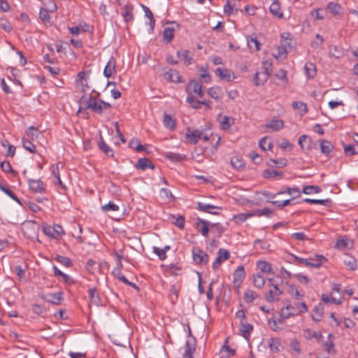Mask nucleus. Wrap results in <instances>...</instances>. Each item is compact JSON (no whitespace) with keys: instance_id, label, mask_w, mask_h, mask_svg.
Segmentation results:
<instances>
[{"instance_id":"nucleus-1","label":"nucleus","mask_w":358,"mask_h":358,"mask_svg":"<svg viewBox=\"0 0 358 358\" xmlns=\"http://www.w3.org/2000/svg\"><path fill=\"white\" fill-rule=\"evenodd\" d=\"M308 310V306L305 302H296L294 306L287 304L280 310L279 322L283 323L285 320L306 313Z\"/></svg>"},{"instance_id":"nucleus-2","label":"nucleus","mask_w":358,"mask_h":358,"mask_svg":"<svg viewBox=\"0 0 358 358\" xmlns=\"http://www.w3.org/2000/svg\"><path fill=\"white\" fill-rule=\"evenodd\" d=\"M268 282L270 289L264 296L266 301L268 303L279 301V297L283 294V291L279 287L278 283L273 282V278H268Z\"/></svg>"},{"instance_id":"nucleus-3","label":"nucleus","mask_w":358,"mask_h":358,"mask_svg":"<svg viewBox=\"0 0 358 358\" xmlns=\"http://www.w3.org/2000/svg\"><path fill=\"white\" fill-rule=\"evenodd\" d=\"M43 232L46 236L55 239L59 238L64 233L62 227L59 224H54L53 226L43 224Z\"/></svg>"},{"instance_id":"nucleus-4","label":"nucleus","mask_w":358,"mask_h":358,"mask_svg":"<svg viewBox=\"0 0 358 358\" xmlns=\"http://www.w3.org/2000/svg\"><path fill=\"white\" fill-rule=\"evenodd\" d=\"M196 209L201 212L217 215L220 213L222 208L199 201L196 203Z\"/></svg>"},{"instance_id":"nucleus-5","label":"nucleus","mask_w":358,"mask_h":358,"mask_svg":"<svg viewBox=\"0 0 358 358\" xmlns=\"http://www.w3.org/2000/svg\"><path fill=\"white\" fill-rule=\"evenodd\" d=\"M95 99L96 97H94L92 95L83 96L79 100L80 107L78 113H83V111H85L87 109H90L92 110L93 108V102L95 101Z\"/></svg>"},{"instance_id":"nucleus-6","label":"nucleus","mask_w":358,"mask_h":358,"mask_svg":"<svg viewBox=\"0 0 358 358\" xmlns=\"http://www.w3.org/2000/svg\"><path fill=\"white\" fill-rule=\"evenodd\" d=\"M111 108L110 103L103 101L102 99H95V101L93 102V108L92 111L97 113L102 114L104 111L109 110Z\"/></svg>"},{"instance_id":"nucleus-7","label":"nucleus","mask_w":358,"mask_h":358,"mask_svg":"<svg viewBox=\"0 0 358 358\" xmlns=\"http://www.w3.org/2000/svg\"><path fill=\"white\" fill-rule=\"evenodd\" d=\"M186 91L189 95H192V94H196L199 97H202L203 96L202 85L194 80H190L189 82L186 87Z\"/></svg>"},{"instance_id":"nucleus-8","label":"nucleus","mask_w":358,"mask_h":358,"mask_svg":"<svg viewBox=\"0 0 358 358\" xmlns=\"http://www.w3.org/2000/svg\"><path fill=\"white\" fill-rule=\"evenodd\" d=\"M193 259L196 264H206L208 262V256L206 252L199 248H193Z\"/></svg>"},{"instance_id":"nucleus-9","label":"nucleus","mask_w":358,"mask_h":358,"mask_svg":"<svg viewBox=\"0 0 358 358\" xmlns=\"http://www.w3.org/2000/svg\"><path fill=\"white\" fill-rule=\"evenodd\" d=\"M203 131L195 129L192 130L189 127L187 129L186 138L189 143L196 144L201 138Z\"/></svg>"},{"instance_id":"nucleus-10","label":"nucleus","mask_w":358,"mask_h":358,"mask_svg":"<svg viewBox=\"0 0 358 358\" xmlns=\"http://www.w3.org/2000/svg\"><path fill=\"white\" fill-rule=\"evenodd\" d=\"M62 292H57V293H50L47 294H42L41 295V298L48 303L58 305L60 303L62 299Z\"/></svg>"},{"instance_id":"nucleus-11","label":"nucleus","mask_w":358,"mask_h":358,"mask_svg":"<svg viewBox=\"0 0 358 358\" xmlns=\"http://www.w3.org/2000/svg\"><path fill=\"white\" fill-rule=\"evenodd\" d=\"M230 257L229 252L227 250L220 248L218 250L217 257L215 261L213 264V268L214 271L217 270L220 266L221 263L227 259H228Z\"/></svg>"},{"instance_id":"nucleus-12","label":"nucleus","mask_w":358,"mask_h":358,"mask_svg":"<svg viewBox=\"0 0 358 358\" xmlns=\"http://www.w3.org/2000/svg\"><path fill=\"white\" fill-rule=\"evenodd\" d=\"M195 227L202 236L207 237L210 231V223L208 221L199 218L195 223Z\"/></svg>"},{"instance_id":"nucleus-13","label":"nucleus","mask_w":358,"mask_h":358,"mask_svg":"<svg viewBox=\"0 0 358 358\" xmlns=\"http://www.w3.org/2000/svg\"><path fill=\"white\" fill-rule=\"evenodd\" d=\"M215 74L219 76L220 80L230 82L235 78L234 73L227 69L217 68L215 70Z\"/></svg>"},{"instance_id":"nucleus-14","label":"nucleus","mask_w":358,"mask_h":358,"mask_svg":"<svg viewBox=\"0 0 358 358\" xmlns=\"http://www.w3.org/2000/svg\"><path fill=\"white\" fill-rule=\"evenodd\" d=\"M28 184L29 189L33 192L41 193L45 189V184L41 180L29 179Z\"/></svg>"},{"instance_id":"nucleus-15","label":"nucleus","mask_w":358,"mask_h":358,"mask_svg":"<svg viewBox=\"0 0 358 358\" xmlns=\"http://www.w3.org/2000/svg\"><path fill=\"white\" fill-rule=\"evenodd\" d=\"M115 66V59L113 57H111L105 66L103 75L106 78L111 77L116 72Z\"/></svg>"},{"instance_id":"nucleus-16","label":"nucleus","mask_w":358,"mask_h":358,"mask_svg":"<svg viewBox=\"0 0 358 358\" xmlns=\"http://www.w3.org/2000/svg\"><path fill=\"white\" fill-rule=\"evenodd\" d=\"M253 330V326L249 323L241 322L239 331L241 335L245 339L248 340L250 334Z\"/></svg>"},{"instance_id":"nucleus-17","label":"nucleus","mask_w":358,"mask_h":358,"mask_svg":"<svg viewBox=\"0 0 358 358\" xmlns=\"http://www.w3.org/2000/svg\"><path fill=\"white\" fill-rule=\"evenodd\" d=\"M233 276H234V282L235 284H237V285H240V284L243 282V280L245 276L244 267L242 266H238L234 271Z\"/></svg>"},{"instance_id":"nucleus-18","label":"nucleus","mask_w":358,"mask_h":358,"mask_svg":"<svg viewBox=\"0 0 358 358\" xmlns=\"http://www.w3.org/2000/svg\"><path fill=\"white\" fill-rule=\"evenodd\" d=\"M217 120L220 124V127L223 130L228 129L234 123V119L226 115H219Z\"/></svg>"},{"instance_id":"nucleus-19","label":"nucleus","mask_w":358,"mask_h":358,"mask_svg":"<svg viewBox=\"0 0 358 358\" xmlns=\"http://www.w3.org/2000/svg\"><path fill=\"white\" fill-rule=\"evenodd\" d=\"M135 166L138 169H141L143 171H145L147 169H155V165L146 157L139 159Z\"/></svg>"},{"instance_id":"nucleus-20","label":"nucleus","mask_w":358,"mask_h":358,"mask_svg":"<svg viewBox=\"0 0 358 358\" xmlns=\"http://www.w3.org/2000/svg\"><path fill=\"white\" fill-rule=\"evenodd\" d=\"M287 194L288 195H290L292 196V199L299 198L301 196V191L299 189L296 187H286L285 189L279 191L277 194Z\"/></svg>"},{"instance_id":"nucleus-21","label":"nucleus","mask_w":358,"mask_h":358,"mask_svg":"<svg viewBox=\"0 0 358 358\" xmlns=\"http://www.w3.org/2000/svg\"><path fill=\"white\" fill-rule=\"evenodd\" d=\"M132 11H133L132 6L126 5L122 8V15L125 22H128L133 20L134 16H133Z\"/></svg>"},{"instance_id":"nucleus-22","label":"nucleus","mask_w":358,"mask_h":358,"mask_svg":"<svg viewBox=\"0 0 358 358\" xmlns=\"http://www.w3.org/2000/svg\"><path fill=\"white\" fill-rule=\"evenodd\" d=\"M299 145L303 150H310L311 148V139L308 135H301L298 141Z\"/></svg>"},{"instance_id":"nucleus-23","label":"nucleus","mask_w":358,"mask_h":358,"mask_svg":"<svg viewBox=\"0 0 358 358\" xmlns=\"http://www.w3.org/2000/svg\"><path fill=\"white\" fill-rule=\"evenodd\" d=\"M238 0H228L224 6V13L230 15L237 11L236 2Z\"/></svg>"},{"instance_id":"nucleus-24","label":"nucleus","mask_w":358,"mask_h":358,"mask_svg":"<svg viewBox=\"0 0 358 358\" xmlns=\"http://www.w3.org/2000/svg\"><path fill=\"white\" fill-rule=\"evenodd\" d=\"M90 303L99 306L100 303V298L99 296L97 289L95 287L90 288L88 290Z\"/></svg>"},{"instance_id":"nucleus-25","label":"nucleus","mask_w":358,"mask_h":358,"mask_svg":"<svg viewBox=\"0 0 358 358\" xmlns=\"http://www.w3.org/2000/svg\"><path fill=\"white\" fill-rule=\"evenodd\" d=\"M177 55L178 57H181L186 65H189L193 62L192 54L187 50L182 52L178 51Z\"/></svg>"},{"instance_id":"nucleus-26","label":"nucleus","mask_w":358,"mask_h":358,"mask_svg":"<svg viewBox=\"0 0 358 358\" xmlns=\"http://www.w3.org/2000/svg\"><path fill=\"white\" fill-rule=\"evenodd\" d=\"M268 345L272 352H278L280 348V341L278 338H270L268 340Z\"/></svg>"},{"instance_id":"nucleus-27","label":"nucleus","mask_w":358,"mask_h":358,"mask_svg":"<svg viewBox=\"0 0 358 358\" xmlns=\"http://www.w3.org/2000/svg\"><path fill=\"white\" fill-rule=\"evenodd\" d=\"M273 211L270 209L269 208H264L262 209H256L253 211H252V215L253 216H265L267 217H271L273 215Z\"/></svg>"},{"instance_id":"nucleus-28","label":"nucleus","mask_w":358,"mask_h":358,"mask_svg":"<svg viewBox=\"0 0 358 358\" xmlns=\"http://www.w3.org/2000/svg\"><path fill=\"white\" fill-rule=\"evenodd\" d=\"M304 70L308 78H313L317 73L315 64L311 62H308L305 64Z\"/></svg>"},{"instance_id":"nucleus-29","label":"nucleus","mask_w":358,"mask_h":358,"mask_svg":"<svg viewBox=\"0 0 358 358\" xmlns=\"http://www.w3.org/2000/svg\"><path fill=\"white\" fill-rule=\"evenodd\" d=\"M323 261H327V259L322 255H316L315 258H309L310 265L308 267L319 268L320 267Z\"/></svg>"},{"instance_id":"nucleus-30","label":"nucleus","mask_w":358,"mask_h":358,"mask_svg":"<svg viewBox=\"0 0 358 358\" xmlns=\"http://www.w3.org/2000/svg\"><path fill=\"white\" fill-rule=\"evenodd\" d=\"M324 310V307L322 303H319L315 306L313 310L312 318L315 321H320L322 317V313Z\"/></svg>"},{"instance_id":"nucleus-31","label":"nucleus","mask_w":358,"mask_h":358,"mask_svg":"<svg viewBox=\"0 0 358 358\" xmlns=\"http://www.w3.org/2000/svg\"><path fill=\"white\" fill-rule=\"evenodd\" d=\"M333 337V334H329L328 336V339L323 344L324 350L327 351L329 354L334 353V344L332 341Z\"/></svg>"},{"instance_id":"nucleus-32","label":"nucleus","mask_w":358,"mask_h":358,"mask_svg":"<svg viewBox=\"0 0 358 358\" xmlns=\"http://www.w3.org/2000/svg\"><path fill=\"white\" fill-rule=\"evenodd\" d=\"M268 75L264 72H257L254 77L255 84L256 85H263L268 79Z\"/></svg>"},{"instance_id":"nucleus-33","label":"nucleus","mask_w":358,"mask_h":358,"mask_svg":"<svg viewBox=\"0 0 358 358\" xmlns=\"http://www.w3.org/2000/svg\"><path fill=\"white\" fill-rule=\"evenodd\" d=\"M99 148L107 156L113 157V150L104 142L102 137H100V140L99 142Z\"/></svg>"},{"instance_id":"nucleus-34","label":"nucleus","mask_w":358,"mask_h":358,"mask_svg":"<svg viewBox=\"0 0 358 358\" xmlns=\"http://www.w3.org/2000/svg\"><path fill=\"white\" fill-rule=\"evenodd\" d=\"M143 10L145 12V17H147L150 20V22H149L150 31L152 32L154 30L155 24V18H154V15H153L152 11L147 6H143Z\"/></svg>"},{"instance_id":"nucleus-35","label":"nucleus","mask_w":358,"mask_h":358,"mask_svg":"<svg viewBox=\"0 0 358 358\" xmlns=\"http://www.w3.org/2000/svg\"><path fill=\"white\" fill-rule=\"evenodd\" d=\"M284 126V122L281 120L272 119L267 124V127L271 129L273 131H278Z\"/></svg>"},{"instance_id":"nucleus-36","label":"nucleus","mask_w":358,"mask_h":358,"mask_svg":"<svg viewBox=\"0 0 358 358\" xmlns=\"http://www.w3.org/2000/svg\"><path fill=\"white\" fill-rule=\"evenodd\" d=\"M257 266L262 273L267 274L271 273V265L266 261H258Z\"/></svg>"},{"instance_id":"nucleus-37","label":"nucleus","mask_w":358,"mask_h":358,"mask_svg":"<svg viewBox=\"0 0 358 358\" xmlns=\"http://www.w3.org/2000/svg\"><path fill=\"white\" fill-rule=\"evenodd\" d=\"M253 285L257 288H262L265 284V278L260 273H256L253 275Z\"/></svg>"},{"instance_id":"nucleus-38","label":"nucleus","mask_w":358,"mask_h":358,"mask_svg":"<svg viewBox=\"0 0 358 358\" xmlns=\"http://www.w3.org/2000/svg\"><path fill=\"white\" fill-rule=\"evenodd\" d=\"M231 165L236 169H240L245 165L243 159L238 156H234L231 158Z\"/></svg>"},{"instance_id":"nucleus-39","label":"nucleus","mask_w":358,"mask_h":358,"mask_svg":"<svg viewBox=\"0 0 358 358\" xmlns=\"http://www.w3.org/2000/svg\"><path fill=\"white\" fill-rule=\"evenodd\" d=\"M270 11L273 15L278 18H281L283 16V14L280 10V5L276 0H274L273 3L270 6Z\"/></svg>"},{"instance_id":"nucleus-40","label":"nucleus","mask_w":358,"mask_h":358,"mask_svg":"<svg viewBox=\"0 0 358 358\" xmlns=\"http://www.w3.org/2000/svg\"><path fill=\"white\" fill-rule=\"evenodd\" d=\"M327 9L334 15H338L341 11V6L334 2H330L327 4Z\"/></svg>"},{"instance_id":"nucleus-41","label":"nucleus","mask_w":358,"mask_h":358,"mask_svg":"<svg viewBox=\"0 0 358 358\" xmlns=\"http://www.w3.org/2000/svg\"><path fill=\"white\" fill-rule=\"evenodd\" d=\"M208 94L211 98L218 100L221 97L222 91L219 87H212L208 90Z\"/></svg>"},{"instance_id":"nucleus-42","label":"nucleus","mask_w":358,"mask_h":358,"mask_svg":"<svg viewBox=\"0 0 358 358\" xmlns=\"http://www.w3.org/2000/svg\"><path fill=\"white\" fill-rule=\"evenodd\" d=\"M53 270H54V273H55V275L57 276V277H61L62 280L66 283V284H71V279L70 278L69 275H68L67 274L62 272L60 270H59L57 268V266H53Z\"/></svg>"},{"instance_id":"nucleus-43","label":"nucleus","mask_w":358,"mask_h":358,"mask_svg":"<svg viewBox=\"0 0 358 358\" xmlns=\"http://www.w3.org/2000/svg\"><path fill=\"white\" fill-rule=\"evenodd\" d=\"M333 145L328 141L322 140L320 141V150L324 155H328L333 149Z\"/></svg>"},{"instance_id":"nucleus-44","label":"nucleus","mask_w":358,"mask_h":358,"mask_svg":"<svg viewBox=\"0 0 358 358\" xmlns=\"http://www.w3.org/2000/svg\"><path fill=\"white\" fill-rule=\"evenodd\" d=\"M185 352L183 355L184 358H193L192 354L195 350L194 344L191 343L189 341H187L185 343Z\"/></svg>"},{"instance_id":"nucleus-45","label":"nucleus","mask_w":358,"mask_h":358,"mask_svg":"<svg viewBox=\"0 0 358 358\" xmlns=\"http://www.w3.org/2000/svg\"><path fill=\"white\" fill-rule=\"evenodd\" d=\"M303 202L308 203L310 204H320L323 206H329L331 203V200L327 199H303Z\"/></svg>"},{"instance_id":"nucleus-46","label":"nucleus","mask_w":358,"mask_h":358,"mask_svg":"<svg viewBox=\"0 0 358 358\" xmlns=\"http://www.w3.org/2000/svg\"><path fill=\"white\" fill-rule=\"evenodd\" d=\"M164 77L171 82H180L178 73L173 70H170L165 73Z\"/></svg>"},{"instance_id":"nucleus-47","label":"nucleus","mask_w":358,"mask_h":358,"mask_svg":"<svg viewBox=\"0 0 358 358\" xmlns=\"http://www.w3.org/2000/svg\"><path fill=\"white\" fill-rule=\"evenodd\" d=\"M129 146L137 152H142L145 150L144 146L141 144L139 140L137 138L131 139L129 143Z\"/></svg>"},{"instance_id":"nucleus-48","label":"nucleus","mask_w":358,"mask_h":358,"mask_svg":"<svg viewBox=\"0 0 358 358\" xmlns=\"http://www.w3.org/2000/svg\"><path fill=\"white\" fill-rule=\"evenodd\" d=\"M77 81L80 83L83 87V91H85L89 88L88 84H84V82H87V73L85 71H80L78 73Z\"/></svg>"},{"instance_id":"nucleus-49","label":"nucleus","mask_w":358,"mask_h":358,"mask_svg":"<svg viewBox=\"0 0 358 358\" xmlns=\"http://www.w3.org/2000/svg\"><path fill=\"white\" fill-rule=\"evenodd\" d=\"M55 260L59 264L65 266L66 267L69 268L72 266V262L71 259L67 257L57 255L55 257Z\"/></svg>"},{"instance_id":"nucleus-50","label":"nucleus","mask_w":358,"mask_h":358,"mask_svg":"<svg viewBox=\"0 0 358 358\" xmlns=\"http://www.w3.org/2000/svg\"><path fill=\"white\" fill-rule=\"evenodd\" d=\"M164 126L170 129H173L176 126L175 120L172 118V117L166 113L164 115L163 120Z\"/></svg>"},{"instance_id":"nucleus-51","label":"nucleus","mask_w":358,"mask_h":358,"mask_svg":"<svg viewBox=\"0 0 358 358\" xmlns=\"http://www.w3.org/2000/svg\"><path fill=\"white\" fill-rule=\"evenodd\" d=\"M166 158L170 159L172 162H180L185 157L179 153H175L172 152H168L164 155Z\"/></svg>"},{"instance_id":"nucleus-52","label":"nucleus","mask_w":358,"mask_h":358,"mask_svg":"<svg viewBox=\"0 0 358 358\" xmlns=\"http://www.w3.org/2000/svg\"><path fill=\"white\" fill-rule=\"evenodd\" d=\"M259 145L260 148L264 151L270 150L273 147L272 143L271 141H268V138L266 137H264L260 139Z\"/></svg>"},{"instance_id":"nucleus-53","label":"nucleus","mask_w":358,"mask_h":358,"mask_svg":"<svg viewBox=\"0 0 358 358\" xmlns=\"http://www.w3.org/2000/svg\"><path fill=\"white\" fill-rule=\"evenodd\" d=\"M302 192L306 194L320 193L321 192V188L317 185H307L303 187Z\"/></svg>"},{"instance_id":"nucleus-54","label":"nucleus","mask_w":358,"mask_h":358,"mask_svg":"<svg viewBox=\"0 0 358 358\" xmlns=\"http://www.w3.org/2000/svg\"><path fill=\"white\" fill-rule=\"evenodd\" d=\"M164 41L169 43L172 41L174 36V29L171 27H166L163 33Z\"/></svg>"},{"instance_id":"nucleus-55","label":"nucleus","mask_w":358,"mask_h":358,"mask_svg":"<svg viewBox=\"0 0 358 358\" xmlns=\"http://www.w3.org/2000/svg\"><path fill=\"white\" fill-rule=\"evenodd\" d=\"M257 298V294L253 290L248 289L244 294V300L246 303H252Z\"/></svg>"},{"instance_id":"nucleus-56","label":"nucleus","mask_w":358,"mask_h":358,"mask_svg":"<svg viewBox=\"0 0 358 358\" xmlns=\"http://www.w3.org/2000/svg\"><path fill=\"white\" fill-rule=\"evenodd\" d=\"M247 41H248V45L249 46V48L250 49L252 48V46L254 45L255 46V50L256 51L257 50H260V46H261V44L260 43L257 41V38L256 37H253V36H250V37H248L247 38Z\"/></svg>"},{"instance_id":"nucleus-57","label":"nucleus","mask_w":358,"mask_h":358,"mask_svg":"<svg viewBox=\"0 0 358 358\" xmlns=\"http://www.w3.org/2000/svg\"><path fill=\"white\" fill-rule=\"evenodd\" d=\"M252 216H253V215H252V212L251 213H239L236 215H234V220L237 223H242L244 221H245L248 218L252 217Z\"/></svg>"},{"instance_id":"nucleus-58","label":"nucleus","mask_w":358,"mask_h":358,"mask_svg":"<svg viewBox=\"0 0 358 358\" xmlns=\"http://www.w3.org/2000/svg\"><path fill=\"white\" fill-rule=\"evenodd\" d=\"M292 106L295 110H301L302 111L301 115L306 113L308 111L307 105L303 102L293 101Z\"/></svg>"},{"instance_id":"nucleus-59","label":"nucleus","mask_w":358,"mask_h":358,"mask_svg":"<svg viewBox=\"0 0 358 358\" xmlns=\"http://www.w3.org/2000/svg\"><path fill=\"white\" fill-rule=\"evenodd\" d=\"M103 212L107 213L108 211H117L119 210V206L112 201H110L107 204H105L101 208Z\"/></svg>"},{"instance_id":"nucleus-60","label":"nucleus","mask_w":358,"mask_h":358,"mask_svg":"<svg viewBox=\"0 0 358 358\" xmlns=\"http://www.w3.org/2000/svg\"><path fill=\"white\" fill-rule=\"evenodd\" d=\"M289 294L292 296L295 300H298L299 297L302 296L299 291L294 285H290L288 289Z\"/></svg>"},{"instance_id":"nucleus-61","label":"nucleus","mask_w":358,"mask_h":358,"mask_svg":"<svg viewBox=\"0 0 358 358\" xmlns=\"http://www.w3.org/2000/svg\"><path fill=\"white\" fill-rule=\"evenodd\" d=\"M23 147L24 149L30 152L31 153L36 152V145L29 140L22 141Z\"/></svg>"},{"instance_id":"nucleus-62","label":"nucleus","mask_w":358,"mask_h":358,"mask_svg":"<svg viewBox=\"0 0 358 358\" xmlns=\"http://www.w3.org/2000/svg\"><path fill=\"white\" fill-rule=\"evenodd\" d=\"M282 175H283V173L282 171H275V170H273V171L266 170L264 172V177L266 178H275L278 176H282Z\"/></svg>"},{"instance_id":"nucleus-63","label":"nucleus","mask_w":358,"mask_h":358,"mask_svg":"<svg viewBox=\"0 0 358 358\" xmlns=\"http://www.w3.org/2000/svg\"><path fill=\"white\" fill-rule=\"evenodd\" d=\"M210 227L215 229L213 231L218 237H220L224 231V227L220 223H210Z\"/></svg>"},{"instance_id":"nucleus-64","label":"nucleus","mask_w":358,"mask_h":358,"mask_svg":"<svg viewBox=\"0 0 358 358\" xmlns=\"http://www.w3.org/2000/svg\"><path fill=\"white\" fill-rule=\"evenodd\" d=\"M323 42H324L323 37L320 34H317L315 35V39L311 43V47L314 48H317L322 45Z\"/></svg>"}]
</instances>
